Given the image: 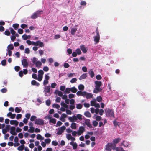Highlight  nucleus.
<instances>
[{
  "mask_svg": "<svg viewBox=\"0 0 151 151\" xmlns=\"http://www.w3.org/2000/svg\"><path fill=\"white\" fill-rule=\"evenodd\" d=\"M83 116L82 115L79 114H77L76 116L74 115L72 117H69L68 120L72 122L70 126L71 128L73 129H76L77 128V124L74 122L79 123L80 121L83 119Z\"/></svg>",
  "mask_w": 151,
  "mask_h": 151,
  "instance_id": "f257e3e1",
  "label": "nucleus"
},
{
  "mask_svg": "<svg viewBox=\"0 0 151 151\" xmlns=\"http://www.w3.org/2000/svg\"><path fill=\"white\" fill-rule=\"evenodd\" d=\"M95 88L93 92L95 93H97L102 90V89L100 88V87L102 85V83L101 81H96L95 82Z\"/></svg>",
  "mask_w": 151,
  "mask_h": 151,
  "instance_id": "f03ea898",
  "label": "nucleus"
},
{
  "mask_svg": "<svg viewBox=\"0 0 151 151\" xmlns=\"http://www.w3.org/2000/svg\"><path fill=\"white\" fill-rule=\"evenodd\" d=\"M43 13V12L42 10H38L33 14L30 17L32 19H36L40 16V15Z\"/></svg>",
  "mask_w": 151,
  "mask_h": 151,
  "instance_id": "7ed1b4c3",
  "label": "nucleus"
},
{
  "mask_svg": "<svg viewBox=\"0 0 151 151\" xmlns=\"http://www.w3.org/2000/svg\"><path fill=\"white\" fill-rule=\"evenodd\" d=\"M50 87L49 86H46L44 87L43 92L45 96H49L50 95Z\"/></svg>",
  "mask_w": 151,
  "mask_h": 151,
  "instance_id": "20e7f679",
  "label": "nucleus"
},
{
  "mask_svg": "<svg viewBox=\"0 0 151 151\" xmlns=\"http://www.w3.org/2000/svg\"><path fill=\"white\" fill-rule=\"evenodd\" d=\"M106 114L107 116H114V114L113 111L109 109H107L106 111Z\"/></svg>",
  "mask_w": 151,
  "mask_h": 151,
  "instance_id": "39448f33",
  "label": "nucleus"
},
{
  "mask_svg": "<svg viewBox=\"0 0 151 151\" xmlns=\"http://www.w3.org/2000/svg\"><path fill=\"white\" fill-rule=\"evenodd\" d=\"M91 105V106H94L95 107L99 108L100 106L99 104L97 103L96 99H94L90 102Z\"/></svg>",
  "mask_w": 151,
  "mask_h": 151,
  "instance_id": "423d86ee",
  "label": "nucleus"
},
{
  "mask_svg": "<svg viewBox=\"0 0 151 151\" xmlns=\"http://www.w3.org/2000/svg\"><path fill=\"white\" fill-rule=\"evenodd\" d=\"M44 73V72L42 70H40L38 71L37 80L39 81H42L43 78V75Z\"/></svg>",
  "mask_w": 151,
  "mask_h": 151,
  "instance_id": "0eeeda50",
  "label": "nucleus"
},
{
  "mask_svg": "<svg viewBox=\"0 0 151 151\" xmlns=\"http://www.w3.org/2000/svg\"><path fill=\"white\" fill-rule=\"evenodd\" d=\"M113 146V144L110 143H108L105 146V150L106 151H111V149Z\"/></svg>",
  "mask_w": 151,
  "mask_h": 151,
  "instance_id": "6e6552de",
  "label": "nucleus"
},
{
  "mask_svg": "<svg viewBox=\"0 0 151 151\" xmlns=\"http://www.w3.org/2000/svg\"><path fill=\"white\" fill-rule=\"evenodd\" d=\"M85 128L83 126H80L79 127L78 130V136L81 135L85 131Z\"/></svg>",
  "mask_w": 151,
  "mask_h": 151,
  "instance_id": "1a4fd4ad",
  "label": "nucleus"
},
{
  "mask_svg": "<svg viewBox=\"0 0 151 151\" xmlns=\"http://www.w3.org/2000/svg\"><path fill=\"white\" fill-rule=\"evenodd\" d=\"M66 129V127L63 126L60 128H59L58 129V131L57 132V134L58 135L61 134L63 132L64 130Z\"/></svg>",
  "mask_w": 151,
  "mask_h": 151,
  "instance_id": "9d476101",
  "label": "nucleus"
},
{
  "mask_svg": "<svg viewBox=\"0 0 151 151\" xmlns=\"http://www.w3.org/2000/svg\"><path fill=\"white\" fill-rule=\"evenodd\" d=\"M70 32L71 35H74L77 30V26L76 25L73 27H71L70 28Z\"/></svg>",
  "mask_w": 151,
  "mask_h": 151,
  "instance_id": "9b49d317",
  "label": "nucleus"
},
{
  "mask_svg": "<svg viewBox=\"0 0 151 151\" xmlns=\"http://www.w3.org/2000/svg\"><path fill=\"white\" fill-rule=\"evenodd\" d=\"M66 137L68 140H71V141L76 140V138L72 137V135L70 134H66Z\"/></svg>",
  "mask_w": 151,
  "mask_h": 151,
  "instance_id": "f8f14e48",
  "label": "nucleus"
},
{
  "mask_svg": "<svg viewBox=\"0 0 151 151\" xmlns=\"http://www.w3.org/2000/svg\"><path fill=\"white\" fill-rule=\"evenodd\" d=\"M121 146H123L125 147H130L131 144L130 143L126 141H123L121 143Z\"/></svg>",
  "mask_w": 151,
  "mask_h": 151,
  "instance_id": "ddd939ff",
  "label": "nucleus"
},
{
  "mask_svg": "<svg viewBox=\"0 0 151 151\" xmlns=\"http://www.w3.org/2000/svg\"><path fill=\"white\" fill-rule=\"evenodd\" d=\"M44 123V121L40 119H37L35 121V123L37 124L42 125Z\"/></svg>",
  "mask_w": 151,
  "mask_h": 151,
  "instance_id": "4468645a",
  "label": "nucleus"
},
{
  "mask_svg": "<svg viewBox=\"0 0 151 151\" xmlns=\"http://www.w3.org/2000/svg\"><path fill=\"white\" fill-rule=\"evenodd\" d=\"M93 96V95L92 93L85 91L84 97H86L87 99H89L92 98Z\"/></svg>",
  "mask_w": 151,
  "mask_h": 151,
  "instance_id": "2eb2a0df",
  "label": "nucleus"
},
{
  "mask_svg": "<svg viewBox=\"0 0 151 151\" xmlns=\"http://www.w3.org/2000/svg\"><path fill=\"white\" fill-rule=\"evenodd\" d=\"M48 119L49 120V123L51 124V123L55 124L56 123V119L53 118L51 117H50V116H49L47 117Z\"/></svg>",
  "mask_w": 151,
  "mask_h": 151,
  "instance_id": "dca6fc26",
  "label": "nucleus"
},
{
  "mask_svg": "<svg viewBox=\"0 0 151 151\" xmlns=\"http://www.w3.org/2000/svg\"><path fill=\"white\" fill-rule=\"evenodd\" d=\"M100 40V36L98 32H96V35L94 37V40L96 44Z\"/></svg>",
  "mask_w": 151,
  "mask_h": 151,
  "instance_id": "f3484780",
  "label": "nucleus"
},
{
  "mask_svg": "<svg viewBox=\"0 0 151 151\" xmlns=\"http://www.w3.org/2000/svg\"><path fill=\"white\" fill-rule=\"evenodd\" d=\"M22 63L24 68H26L28 67L29 64L26 59H23L22 60Z\"/></svg>",
  "mask_w": 151,
  "mask_h": 151,
  "instance_id": "a211bd4d",
  "label": "nucleus"
},
{
  "mask_svg": "<svg viewBox=\"0 0 151 151\" xmlns=\"http://www.w3.org/2000/svg\"><path fill=\"white\" fill-rule=\"evenodd\" d=\"M15 129V128L14 127H11L10 133L14 135H17V134L16 132Z\"/></svg>",
  "mask_w": 151,
  "mask_h": 151,
  "instance_id": "6ab92c4d",
  "label": "nucleus"
},
{
  "mask_svg": "<svg viewBox=\"0 0 151 151\" xmlns=\"http://www.w3.org/2000/svg\"><path fill=\"white\" fill-rule=\"evenodd\" d=\"M75 141H71L70 144L72 146L73 149L74 150H76L77 148L78 145L77 143L75 142Z\"/></svg>",
  "mask_w": 151,
  "mask_h": 151,
  "instance_id": "aec40b11",
  "label": "nucleus"
},
{
  "mask_svg": "<svg viewBox=\"0 0 151 151\" xmlns=\"http://www.w3.org/2000/svg\"><path fill=\"white\" fill-rule=\"evenodd\" d=\"M35 46H39L40 47H43L44 46V44L43 43L41 42L40 40H38L36 42H35Z\"/></svg>",
  "mask_w": 151,
  "mask_h": 151,
  "instance_id": "412c9836",
  "label": "nucleus"
},
{
  "mask_svg": "<svg viewBox=\"0 0 151 151\" xmlns=\"http://www.w3.org/2000/svg\"><path fill=\"white\" fill-rule=\"evenodd\" d=\"M67 117V115L65 113H63L61 115V116L60 118V120L62 122H64L65 121V119Z\"/></svg>",
  "mask_w": 151,
  "mask_h": 151,
  "instance_id": "4be33fe9",
  "label": "nucleus"
},
{
  "mask_svg": "<svg viewBox=\"0 0 151 151\" xmlns=\"http://www.w3.org/2000/svg\"><path fill=\"white\" fill-rule=\"evenodd\" d=\"M85 124L88 127L90 128H91L92 127V125L91 124L90 120L88 119H85Z\"/></svg>",
  "mask_w": 151,
  "mask_h": 151,
  "instance_id": "5701e85b",
  "label": "nucleus"
},
{
  "mask_svg": "<svg viewBox=\"0 0 151 151\" xmlns=\"http://www.w3.org/2000/svg\"><path fill=\"white\" fill-rule=\"evenodd\" d=\"M16 114H12L11 112H9L7 114V116L10 117L12 119H14L16 116Z\"/></svg>",
  "mask_w": 151,
  "mask_h": 151,
  "instance_id": "b1692460",
  "label": "nucleus"
},
{
  "mask_svg": "<svg viewBox=\"0 0 151 151\" xmlns=\"http://www.w3.org/2000/svg\"><path fill=\"white\" fill-rule=\"evenodd\" d=\"M80 48L83 52L84 53H86L87 50L85 46L83 45H82L80 46Z\"/></svg>",
  "mask_w": 151,
  "mask_h": 151,
  "instance_id": "393cba45",
  "label": "nucleus"
},
{
  "mask_svg": "<svg viewBox=\"0 0 151 151\" xmlns=\"http://www.w3.org/2000/svg\"><path fill=\"white\" fill-rule=\"evenodd\" d=\"M10 123L11 125H14L15 126H17L19 124V122L16 120H11Z\"/></svg>",
  "mask_w": 151,
  "mask_h": 151,
  "instance_id": "a878e982",
  "label": "nucleus"
},
{
  "mask_svg": "<svg viewBox=\"0 0 151 151\" xmlns=\"http://www.w3.org/2000/svg\"><path fill=\"white\" fill-rule=\"evenodd\" d=\"M31 37L30 35H27L26 34H24L22 36V39L24 40H26L27 39H30Z\"/></svg>",
  "mask_w": 151,
  "mask_h": 151,
  "instance_id": "bb28decb",
  "label": "nucleus"
},
{
  "mask_svg": "<svg viewBox=\"0 0 151 151\" xmlns=\"http://www.w3.org/2000/svg\"><path fill=\"white\" fill-rule=\"evenodd\" d=\"M121 139L119 138H118L114 139L113 141V144L115 145L119 142L121 140Z\"/></svg>",
  "mask_w": 151,
  "mask_h": 151,
  "instance_id": "cd10ccee",
  "label": "nucleus"
},
{
  "mask_svg": "<svg viewBox=\"0 0 151 151\" xmlns=\"http://www.w3.org/2000/svg\"><path fill=\"white\" fill-rule=\"evenodd\" d=\"M14 46L13 44H10L7 47L6 50H10L14 49Z\"/></svg>",
  "mask_w": 151,
  "mask_h": 151,
  "instance_id": "c85d7f7f",
  "label": "nucleus"
},
{
  "mask_svg": "<svg viewBox=\"0 0 151 151\" xmlns=\"http://www.w3.org/2000/svg\"><path fill=\"white\" fill-rule=\"evenodd\" d=\"M35 64L37 68H40L42 65L41 62L39 61H37Z\"/></svg>",
  "mask_w": 151,
  "mask_h": 151,
  "instance_id": "c756f323",
  "label": "nucleus"
},
{
  "mask_svg": "<svg viewBox=\"0 0 151 151\" xmlns=\"http://www.w3.org/2000/svg\"><path fill=\"white\" fill-rule=\"evenodd\" d=\"M31 84L33 85H35L37 86H39V83L36 82L35 80H33L31 81Z\"/></svg>",
  "mask_w": 151,
  "mask_h": 151,
  "instance_id": "7c9ffc66",
  "label": "nucleus"
},
{
  "mask_svg": "<svg viewBox=\"0 0 151 151\" xmlns=\"http://www.w3.org/2000/svg\"><path fill=\"white\" fill-rule=\"evenodd\" d=\"M37 139L41 141L44 139V137H42L40 134H38L37 135Z\"/></svg>",
  "mask_w": 151,
  "mask_h": 151,
  "instance_id": "2f4dec72",
  "label": "nucleus"
},
{
  "mask_svg": "<svg viewBox=\"0 0 151 151\" xmlns=\"http://www.w3.org/2000/svg\"><path fill=\"white\" fill-rule=\"evenodd\" d=\"M26 42L28 45H35V42L34 41H32L29 40H27L26 41Z\"/></svg>",
  "mask_w": 151,
  "mask_h": 151,
  "instance_id": "473e14b6",
  "label": "nucleus"
},
{
  "mask_svg": "<svg viewBox=\"0 0 151 151\" xmlns=\"http://www.w3.org/2000/svg\"><path fill=\"white\" fill-rule=\"evenodd\" d=\"M93 118L96 119L97 121H99L101 119V116H96V114L94 115Z\"/></svg>",
  "mask_w": 151,
  "mask_h": 151,
  "instance_id": "72a5a7b5",
  "label": "nucleus"
},
{
  "mask_svg": "<svg viewBox=\"0 0 151 151\" xmlns=\"http://www.w3.org/2000/svg\"><path fill=\"white\" fill-rule=\"evenodd\" d=\"M85 91L82 92L80 91H78L76 94L78 96H82L84 97Z\"/></svg>",
  "mask_w": 151,
  "mask_h": 151,
  "instance_id": "f704fd0d",
  "label": "nucleus"
},
{
  "mask_svg": "<svg viewBox=\"0 0 151 151\" xmlns=\"http://www.w3.org/2000/svg\"><path fill=\"white\" fill-rule=\"evenodd\" d=\"M24 148V145H22L19 146L17 148V150L19 151H22Z\"/></svg>",
  "mask_w": 151,
  "mask_h": 151,
  "instance_id": "c9c22d12",
  "label": "nucleus"
},
{
  "mask_svg": "<svg viewBox=\"0 0 151 151\" xmlns=\"http://www.w3.org/2000/svg\"><path fill=\"white\" fill-rule=\"evenodd\" d=\"M87 74L86 73H84L80 77L79 79L80 80H81L82 79H84L86 78L87 77Z\"/></svg>",
  "mask_w": 151,
  "mask_h": 151,
  "instance_id": "e433bc0d",
  "label": "nucleus"
},
{
  "mask_svg": "<svg viewBox=\"0 0 151 151\" xmlns=\"http://www.w3.org/2000/svg\"><path fill=\"white\" fill-rule=\"evenodd\" d=\"M61 105L62 106V107L65 108L66 109L68 108V105L65 104L63 102H61Z\"/></svg>",
  "mask_w": 151,
  "mask_h": 151,
  "instance_id": "4c0bfd02",
  "label": "nucleus"
},
{
  "mask_svg": "<svg viewBox=\"0 0 151 151\" xmlns=\"http://www.w3.org/2000/svg\"><path fill=\"white\" fill-rule=\"evenodd\" d=\"M89 73L92 78L94 76V73L92 69H91L90 70Z\"/></svg>",
  "mask_w": 151,
  "mask_h": 151,
  "instance_id": "58836bf2",
  "label": "nucleus"
},
{
  "mask_svg": "<svg viewBox=\"0 0 151 151\" xmlns=\"http://www.w3.org/2000/svg\"><path fill=\"white\" fill-rule=\"evenodd\" d=\"M70 89L71 91L73 93H76L77 91V89L75 87L70 88Z\"/></svg>",
  "mask_w": 151,
  "mask_h": 151,
  "instance_id": "ea45409f",
  "label": "nucleus"
},
{
  "mask_svg": "<svg viewBox=\"0 0 151 151\" xmlns=\"http://www.w3.org/2000/svg\"><path fill=\"white\" fill-rule=\"evenodd\" d=\"M84 115L88 117H91V114L88 111H86L85 112Z\"/></svg>",
  "mask_w": 151,
  "mask_h": 151,
  "instance_id": "a19ab883",
  "label": "nucleus"
},
{
  "mask_svg": "<svg viewBox=\"0 0 151 151\" xmlns=\"http://www.w3.org/2000/svg\"><path fill=\"white\" fill-rule=\"evenodd\" d=\"M15 112L16 113H19L21 111V108L16 107L15 108Z\"/></svg>",
  "mask_w": 151,
  "mask_h": 151,
  "instance_id": "79ce46f5",
  "label": "nucleus"
},
{
  "mask_svg": "<svg viewBox=\"0 0 151 151\" xmlns=\"http://www.w3.org/2000/svg\"><path fill=\"white\" fill-rule=\"evenodd\" d=\"M78 89L80 90H83L84 88V86L82 84H80L78 86Z\"/></svg>",
  "mask_w": 151,
  "mask_h": 151,
  "instance_id": "37998d69",
  "label": "nucleus"
},
{
  "mask_svg": "<svg viewBox=\"0 0 151 151\" xmlns=\"http://www.w3.org/2000/svg\"><path fill=\"white\" fill-rule=\"evenodd\" d=\"M78 131H73L72 132V135L74 137H76L77 134L78 136Z\"/></svg>",
  "mask_w": 151,
  "mask_h": 151,
  "instance_id": "c03bdc74",
  "label": "nucleus"
},
{
  "mask_svg": "<svg viewBox=\"0 0 151 151\" xmlns=\"http://www.w3.org/2000/svg\"><path fill=\"white\" fill-rule=\"evenodd\" d=\"M28 131L30 133H33L34 132V128L32 127H30L28 129Z\"/></svg>",
  "mask_w": 151,
  "mask_h": 151,
  "instance_id": "a18cd8bd",
  "label": "nucleus"
},
{
  "mask_svg": "<svg viewBox=\"0 0 151 151\" xmlns=\"http://www.w3.org/2000/svg\"><path fill=\"white\" fill-rule=\"evenodd\" d=\"M45 142L46 144H48L50 143L51 140L49 138H47L45 139Z\"/></svg>",
  "mask_w": 151,
  "mask_h": 151,
  "instance_id": "49530a36",
  "label": "nucleus"
},
{
  "mask_svg": "<svg viewBox=\"0 0 151 151\" xmlns=\"http://www.w3.org/2000/svg\"><path fill=\"white\" fill-rule=\"evenodd\" d=\"M114 125L116 127H117V126L118 127H119V123L117 122L116 121H114Z\"/></svg>",
  "mask_w": 151,
  "mask_h": 151,
  "instance_id": "de8ad7c7",
  "label": "nucleus"
},
{
  "mask_svg": "<svg viewBox=\"0 0 151 151\" xmlns=\"http://www.w3.org/2000/svg\"><path fill=\"white\" fill-rule=\"evenodd\" d=\"M52 106L53 108L57 109H59L60 107V105L56 104H54Z\"/></svg>",
  "mask_w": 151,
  "mask_h": 151,
  "instance_id": "09e8293b",
  "label": "nucleus"
},
{
  "mask_svg": "<svg viewBox=\"0 0 151 151\" xmlns=\"http://www.w3.org/2000/svg\"><path fill=\"white\" fill-rule=\"evenodd\" d=\"M70 91H71V89L70 88H66L65 91V93H70Z\"/></svg>",
  "mask_w": 151,
  "mask_h": 151,
  "instance_id": "8fccbe9b",
  "label": "nucleus"
},
{
  "mask_svg": "<svg viewBox=\"0 0 151 151\" xmlns=\"http://www.w3.org/2000/svg\"><path fill=\"white\" fill-rule=\"evenodd\" d=\"M76 108L78 109H81L82 107V105L80 104H76Z\"/></svg>",
  "mask_w": 151,
  "mask_h": 151,
  "instance_id": "3c124183",
  "label": "nucleus"
},
{
  "mask_svg": "<svg viewBox=\"0 0 151 151\" xmlns=\"http://www.w3.org/2000/svg\"><path fill=\"white\" fill-rule=\"evenodd\" d=\"M115 150L116 151H125L122 148L116 147Z\"/></svg>",
  "mask_w": 151,
  "mask_h": 151,
  "instance_id": "603ef678",
  "label": "nucleus"
},
{
  "mask_svg": "<svg viewBox=\"0 0 151 151\" xmlns=\"http://www.w3.org/2000/svg\"><path fill=\"white\" fill-rule=\"evenodd\" d=\"M102 100V98L101 96H99L96 98V101L98 102H100Z\"/></svg>",
  "mask_w": 151,
  "mask_h": 151,
  "instance_id": "864d4df0",
  "label": "nucleus"
},
{
  "mask_svg": "<svg viewBox=\"0 0 151 151\" xmlns=\"http://www.w3.org/2000/svg\"><path fill=\"white\" fill-rule=\"evenodd\" d=\"M19 26V24H13V27L14 28L15 30H16L17 28Z\"/></svg>",
  "mask_w": 151,
  "mask_h": 151,
  "instance_id": "5fc2aeb1",
  "label": "nucleus"
},
{
  "mask_svg": "<svg viewBox=\"0 0 151 151\" xmlns=\"http://www.w3.org/2000/svg\"><path fill=\"white\" fill-rule=\"evenodd\" d=\"M52 144L54 146H56L58 144V143L56 141H53L52 142Z\"/></svg>",
  "mask_w": 151,
  "mask_h": 151,
  "instance_id": "6e6d98bb",
  "label": "nucleus"
},
{
  "mask_svg": "<svg viewBox=\"0 0 151 151\" xmlns=\"http://www.w3.org/2000/svg\"><path fill=\"white\" fill-rule=\"evenodd\" d=\"M41 145L44 148L45 147L46 145V144L45 141H42L41 142Z\"/></svg>",
  "mask_w": 151,
  "mask_h": 151,
  "instance_id": "4d7b16f0",
  "label": "nucleus"
},
{
  "mask_svg": "<svg viewBox=\"0 0 151 151\" xmlns=\"http://www.w3.org/2000/svg\"><path fill=\"white\" fill-rule=\"evenodd\" d=\"M62 124V123L61 122H60V121H58L57 122V123L56 124V127H57L58 126L59 127V126H60Z\"/></svg>",
  "mask_w": 151,
  "mask_h": 151,
  "instance_id": "13d9d810",
  "label": "nucleus"
},
{
  "mask_svg": "<svg viewBox=\"0 0 151 151\" xmlns=\"http://www.w3.org/2000/svg\"><path fill=\"white\" fill-rule=\"evenodd\" d=\"M76 52L78 55H80L81 53V52L79 48L76 49Z\"/></svg>",
  "mask_w": 151,
  "mask_h": 151,
  "instance_id": "bf43d9fd",
  "label": "nucleus"
},
{
  "mask_svg": "<svg viewBox=\"0 0 151 151\" xmlns=\"http://www.w3.org/2000/svg\"><path fill=\"white\" fill-rule=\"evenodd\" d=\"M7 52L6 53V55H8L9 56H10L12 55V52L10 50H6Z\"/></svg>",
  "mask_w": 151,
  "mask_h": 151,
  "instance_id": "052dcab7",
  "label": "nucleus"
},
{
  "mask_svg": "<svg viewBox=\"0 0 151 151\" xmlns=\"http://www.w3.org/2000/svg\"><path fill=\"white\" fill-rule=\"evenodd\" d=\"M24 52L27 54H29L30 53V50L28 48H26L25 49Z\"/></svg>",
  "mask_w": 151,
  "mask_h": 151,
  "instance_id": "680f3d73",
  "label": "nucleus"
},
{
  "mask_svg": "<svg viewBox=\"0 0 151 151\" xmlns=\"http://www.w3.org/2000/svg\"><path fill=\"white\" fill-rule=\"evenodd\" d=\"M57 85V84L55 83H52L51 84V87L52 88H55Z\"/></svg>",
  "mask_w": 151,
  "mask_h": 151,
  "instance_id": "e2e57ef3",
  "label": "nucleus"
},
{
  "mask_svg": "<svg viewBox=\"0 0 151 151\" xmlns=\"http://www.w3.org/2000/svg\"><path fill=\"white\" fill-rule=\"evenodd\" d=\"M6 60H3L1 62V64L3 66H5L6 64Z\"/></svg>",
  "mask_w": 151,
  "mask_h": 151,
  "instance_id": "0e129e2a",
  "label": "nucleus"
},
{
  "mask_svg": "<svg viewBox=\"0 0 151 151\" xmlns=\"http://www.w3.org/2000/svg\"><path fill=\"white\" fill-rule=\"evenodd\" d=\"M21 27L22 29H24V28L27 27V25L26 24H22L21 25Z\"/></svg>",
  "mask_w": 151,
  "mask_h": 151,
  "instance_id": "69168bd1",
  "label": "nucleus"
},
{
  "mask_svg": "<svg viewBox=\"0 0 151 151\" xmlns=\"http://www.w3.org/2000/svg\"><path fill=\"white\" fill-rule=\"evenodd\" d=\"M32 78L35 79H37L38 77L36 74L33 73L32 74Z\"/></svg>",
  "mask_w": 151,
  "mask_h": 151,
  "instance_id": "338daca9",
  "label": "nucleus"
},
{
  "mask_svg": "<svg viewBox=\"0 0 151 151\" xmlns=\"http://www.w3.org/2000/svg\"><path fill=\"white\" fill-rule=\"evenodd\" d=\"M31 60L32 61L34 64H35V63L37 62V58L35 57L31 59Z\"/></svg>",
  "mask_w": 151,
  "mask_h": 151,
  "instance_id": "774afa93",
  "label": "nucleus"
}]
</instances>
